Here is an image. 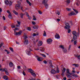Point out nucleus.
Wrapping results in <instances>:
<instances>
[{"mask_svg":"<svg viewBox=\"0 0 80 80\" xmlns=\"http://www.w3.org/2000/svg\"><path fill=\"white\" fill-rule=\"evenodd\" d=\"M57 14H58V15H59L60 14V12H59V11H58L57 13Z\"/></svg>","mask_w":80,"mask_h":80,"instance_id":"52","label":"nucleus"},{"mask_svg":"<svg viewBox=\"0 0 80 80\" xmlns=\"http://www.w3.org/2000/svg\"><path fill=\"white\" fill-rule=\"evenodd\" d=\"M9 49H10V50L12 51V52H13V49L12 48H10Z\"/></svg>","mask_w":80,"mask_h":80,"instance_id":"53","label":"nucleus"},{"mask_svg":"<svg viewBox=\"0 0 80 80\" xmlns=\"http://www.w3.org/2000/svg\"><path fill=\"white\" fill-rule=\"evenodd\" d=\"M55 38H57L58 39H60V36L59 34H57V33H56V34L55 36Z\"/></svg>","mask_w":80,"mask_h":80,"instance_id":"14","label":"nucleus"},{"mask_svg":"<svg viewBox=\"0 0 80 80\" xmlns=\"http://www.w3.org/2000/svg\"><path fill=\"white\" fill-rule=\"evenodd\" d=\"M19 30V28H16L15 29H13V30L15 32V31L16 30Z\"/></svg>","mask_w":80,"mask_h":80,"instance_id":"39","label":"nucleus"},{"mask_svg":"<svg viewBox=\"0 0 80 80\" xmlns=\"http://www.w3.org/2000/svg\"><path fill=\"white\" fill-rule=\"evenodd\" d=\"M41 55H42V57H46V55H45L44 54H41Z\"/></svg>","mask_w":80,"mask_h":80,"instance_id":"47","label":"nucleus"},{"mask_svg":"<svg viewBox=\"0 0 80 80\" xmlns=\"http://www.w3.org/2000/svg\"><path fill=\"white\" fill-rule=\"evenodd\" d=\"M24 36L25 37H24V40H27L26 39H27V38H28V37H27V36H26L24 35Z\"/></svg>","mask_w":80,"mask_h":80,"instance_id":"56","label":"nucleus"},{"mask_svg":"<svg viewBox=\"0 0 80 80\" xmlns=\"http://www.w3.org/2000/svg\"><path fill=\"white\" fill-rule=\"evenodd\" d=\"M64 80H67V78L66 77H64L63 78Z\"/></svg>","mask_w":80,"mask_h":80,"instance_id":"64","label":"nucleus"},{"mask_svg":"<svg viewBox=\"0 0 80 80\" xmlns=\"http://www.w3.org/2000/svg\"><path fill=\"white\" fill-rule=\"evenodd\" d=\"M48 62H49V63L50 64V66H51V67H53V65H52V61L50 60H48Z\"/></svg>","mask_w":80,"mask_h":80,"instance_id":"18","label":"nucleus"},{"mask_svg":"<svg viewBox=\"0 0 80 80\" xmlns=\"http://www.w3.org/2000/svg\"><path fill=\"white\" fill-rule=\"evenodd\" d=\"M73 65H75L76 67H78V64H72Z\"/></svg>","mask_w":80,"mask_h":80,"instance_id":"31","label":"nucleus"},{"mask_svg":"<svg viewBox=\"0 0 80 80\" xmlns=\"http://www.w3.org/2000/svg\"><path fill=\"white\" fill-rule=\"evenodd\" d=\"M77 40H75L74 41V43L75 45H77Z\"/></svg>","mask_w":80,"mask_h":80,"instance_id":"37","label":"nucleus"},{"mask_svg":"<svg viewBox=\"0 0 80 80\" xmlns=\"http://www.w3.org/2000/svg\"><path fill=\"white\" fill-rule=\"evenodd\" d=\"M32 23L33 24V25H35V24H36L35 23V22L34 21H32Z\"/></svg>","mask_w":80,"mask_h":80,"instance_id":"58","label":"nucleus"},{"mask_svg":"<svg viewBox=\"0 0 80 80\" xmlns=\"http://www.w3.org/2000/svg\"><path fill=\"white\" fill-rule=\"evenodd\" d=\"M77 39V35L73 36L72 39L71 40V42H73L74 40H75Z\"/></svg>","mask_w":80,"mask_h":80,"instance_id":"6","label":"nucleus"},{"mask_svg":"<svg viewBox=\"0 0 80 80\" xmlns=\"http://www.w3.org/2000/svg\"><path fill=\"white\" fill-rule=\"evenodd\" d=\"M33 28H34V29H38V26H35L33 27Z\"/></svg>","mask_w":80,"mask_h":80,"instance_id":"27","label":"nucleus"},{"mask_svg":"<svg viewBox=\"0 0 80 80\" xmlns=\"http://www.w3.org/2000/svg\"><path fill=\"white\" fill-rule=\"evenodd\" d=\"M22 74L23 75H26V74L25 73V72L23 71L22 72Z\"/></svg>","mask_w":80,"mask_h":80,"instance_id":"57","label":"nucleus"},{"mask_svg":"<svg viewBox=\"0 0 80 80\" xmlns=\"http://www.w3.org/2000/svg\"><path fill=\"white\" fill-rule=\"evenodd\" d=\"M20 3L19 4H16L15 6V8L16 10H18L20 9Z\"/></svg>","mask_w":80,"mask_h":80,"instance_id":"9","label":"nucleus"},{"mask_svg":"<svg viewBox=\"0 0 80 80\" xmlns=\"http://www.w3.org/2000/svg\"><path fill=\"white\" fill-rule=\"evenodd\" d=\"M8 0H5L4 1V2L6 5L8 4Z\"/></svg>","mask_w":80,"mask_h":80,"instance_id":"30","label":"nucleus"},{"mask_svg":"<svg viewBox=\"0 0 80 80\" xmlns=\"http://www.w3.org/2000/svg\"><path fill=\"white\" fill-rule=\"evenodd\" d=\"M73 10H74V12H76V13H78V11L74 9H73Z\"/></svg>","mask_w":80,"mask_h":80,"instance_id":"42","label":"nucleus"},{"mask_svg":"<svg viewBox=\"0 0 80 80\" xmlns=\"http://www.w3.org/2000/svg\"><path fill=\"white\" fill-rule=\"evenodd\" d=\"M59 47L60 48H62V49H64V47L62 45H60L59 46Z\"/></svg>","mask_w":80,"mask_h":80,"instance_id":"34","label":"nucleus"},{"mask_svg":"<svg viewBox=\"0 0 80 80\" xmlns=\"http://www.w3.org/2000/svg\"><path fill=\"white\" fill-rule=\"evenodd\" d=\"M28 19H29V20H31V19H32V17H30V16H28Z\"/></svg>","mask_w":80,"mask_h":80,"instance_id":"51","label":"nucleus"},{"mask_svg":"<svg viewBox=\"0 0 80 80\" xmlns=\"http://www.w3.org/2000/svg\"><path fill=\"white\" fill-rule=\"evenodd\" d=\"M26 2L28 4H29V6H31V3L30 2V1L28 0H26Z\"/></svg>","mask_w":80,"mask_h":80,"instance_id":"25","label":"nucleus"},{"mask_svg":"<svg viewBox=\"0 0 80 80\" xmlns=\"http://www.w3.org/2000/svg\"><path fill=\"white\" fill-rule=\"evenodd\" d=\"M57 21H58V22H60V19L59 18H58V19H57Z\"/></svg>","mask_w":80,"mask_h":80,"instance_id":"62","label":"nucleus"},{"mask_svg":"<svg viewBox=\"0 0 80 80\" xmlns=\"http://www.w3.org/2000/svg\"><path fill=\"white\" fill-rule=\"evenodd\" d=\"M3 43H1L0 44V48H1L3 46Z\"/></svg>","mask_w":80,"mask_h":80,"instance_id":"45","label":"nucleus"},{"mask_svg":"<svg viewBox=\"0 0 80 80\" xmlns=\"http://www.w3.org/2000/svg\"><path fill=\"white\" fill-rule=\"evenodd\" d=\"M72 33L73 35V36L77 35V32H76V31H72Z\"/></svg>","mask_w":80,"mask_h":80,"instance_id":"19","label":"nucleus"},{"mask_svg":"<svg viewBox=\"0 0 80 80\" xmlns=\"http://www.w3.org/2000/svg\"><path fill=\"white\" fill-rule=\"evenodd\" d=\"M42 42L41 41H39V42H38V46L39 47H40V46H42Z\"/></svg>","mask_w":80,"mask_h":80,"instance_id":"15","label":"nucleus"},{"mask_svg":"<svg viewBox=\"0 0 80 80\" xmlns=\"http://www.w3.org/2000/svg\"><path fill=\"white\" fill-rule=\"evenodd\" d=\"M7 28V27L6 26H4V30H5Z\"/></svg>","mask_w":80,"mask_h":80,"instance_id":"59","label":"nucleus"},{"mask_svg":"<svg viewBox=\"0 0 80 80\" xmlns=\"http://www.w3.org/2000/svg\"><path fill=\"white\" fill-rule=\"evenodd\" d=\"M28 70L31 72H34V71L33 70H32V69H31V68L28 69Z\"/></svg>","mask_w":80,"mask_h":80,"instance_id":"35","label":"nucleus"},{"mask_svg":"<svg viewBox=\"0 0 80 80\" xmlns=\"http://www.w3.org/2000/svg\"><path fill=\"white\" fill-rule=\"evenodd\" d=\"M38 12L39 13V14H42V11H41L40 10H39L38 11Z\"/></svg>","mask_w":80,"mask_h":80,"instance_id":"48","label":"nucleus"},{"mask_svg":"<svg viewBox=\"0 0 80 80\" xmlns=\"http://www.w3.org/2000/svg\"><path fill=\"white\" fill-rule=\"evenodd\" d=\"M48 2V0H43L42 3V4H45V3H47Z\"/></svg>","mask_w":80,"mask_h":80,"instance_id":"20","label":"nucleus"},{"mask_svg":"<svg viewBox=\"0 0 80 80\" xmlns=\"http://www.w3.org/2000/svg\"><path fill=\"white\" fill-rule=\"evenodd\" d=\"M65 70H66V68H63L62 70V73L61 74V76L63 77L64 76V74L65 72Z\"/></svg>","mask_w":80,"mask_h":80,"instance_id":"3","label":"nucleus"},{"mask_svg":"<svg viewBox=\"0 0 80 80\" xmlns=\"http://www.w3.org/2000/svg\"><path fill=\"white\" fill-rule=\"evenodd\" d=\"M43 36H44V37H46V36H47V33H46V32L45 31H44Z\"/></svg>","mask_w":80,"mask_h":80,"instance_id":"32","label":"nucleus"},{"mask_svg":"<svg viewBox=\"0 0 80 80\" xmlns=\"http://www.w3.org/2000/svg\"><path fill=\"white\" fill-rule=\"evenodd\" d=\"M43 62L45 64H47V62L46 60L43 61Z\"/></svg>","mask_w":80,"mask_h":80,"instance_id":"49","label":"nucleus"},{"mask_svg":"<svg viewBox=\"0 0 80 80\" xmlns=\"http://www.w3.org/2000/svg\"><path fill=\"white\" fill-rule=\"evenodd\" d=\"M47 42L48 43L50 44L52 42V40L51 39H48L47 40Z\"/></svg>","mask_w":80,"mask_h":80,"instance_id":"10","label":"nucleus"},{"mask_svg":"<svg viewBox=\"0 0 80 80\" xmlns=\"http://www.w3.org/2000/svg\"><path fill=\"white\" fill-rule=\"evenodd\" d=\"M67 77H68V78H70V77H71V76L70 75H68Z\"/></svg>","mask_w":80,"mask_h":80,"instance_id":"60","label":"nucleus"},{"mask_svg":"<svg viewBox=\"0 0 80 80\" xmlns=\"http://www.w3.org/2000/svg\"><path fill=\"white\" fill-rule=\"evenodd\" d=\"M66 2L67 3H70V0H67Z\"/></svg>","mask_w":80,"mask_h":80,"instance_id":"38","label":"nucleus"},{"mask_svg":"<svg viewBox=\"0 0 80 80\" xmlns=\"http://www.w3.org/2000/svg\"><path fill=\"white\" fill-rule=\"evenodd\" d=\"M5 72V74L6 75H9V72L8 71V70L7 69L5 68L2 70V72Z\"/></svg>","mask_w":80,"mask_h":80,"instance_id":"4","label":"nucleus"},{"mask_svg":"<svg viewBox=\"0 0 80 80\" xmlns=\"http://www.w3.org/2000/svg\"><path fill=\"white\" fill-rule=\"evenodd\" d=\"M9 65L10 67H12L13 66V63L12 62H10L9 64Z\"/></svg>","mask_w":80,"mask_h":80,"instance_id":"17","label":"nucleus"},{"mask_svg":"<svg viewBox=\"0 0 80 80\" xmlns=\"http://www.w3.org/2000/svg\"><path fill=\"white\" fill-rule=\"evenodd\" d=\"M27 29L28 30H29V31H30V30H31V28L30 27L28 28Z\"/></svg>","mask_w":80,"mask_h":80,"instance_id":"54","label":"nucleus"},{"mask_svg":"<svg viewBox=\"0 0 80 80\" xmlns=\"http://www.w3.org/2000/svg\"><path fill=\"white\" fill-rule=\"evenodd\" d=\"M66 10L67 11H68V12H69V11H70L71 10V9L70 8H66Z\"/></svg>","mask_w":80,"mask_h":80,"instance_id":"36","label":"nucleus"},{"mask_svg":"<svg viewBox=\"0 0 80 80\" xmlns=\"http://www.w3.org/2000/svg\"><path fill=\"white\" fill-rule=\"evenodd\" d=\"M36 57H37L38 58L37 59V60L39 62H42V60H43V58H42L41 57H39L38 56H36Z\"/></svg>","mask_w":80,"mask_h":80,"instance_id":"7","label":"nucleus"},{"mask_svg":"<svg viewBox=\"0 0 80 80\" xmlns=\"http://www.w3.org/2000/svg\"><path fill=\"white\" fill-rule=\"evenodd\" d=\"M70 32H71V30H70V29H69L68 31V33H70Z\"/></svg>","mask_w":80,"mask_h":80,"instance_id":"55","label":"nucleus"},{"mask_svg":"<svg viewBox=\"0 0 80 80\" xmlns=\"http://www.w3.org/2000/svg\"><path fill=\"white\" fill-rule=\"evenodd\" d=\"M7 13H9V14L10 13H11L8 10H7Z\"/></svg>","mask_w":80,"mask_h":80,"instance_id":"61","label":"nucleus"},{"mask_svg":"<svg viewBox=\"0 0 80 80\" xmlns=\"http://www.w3.org/2000/svg\"><path fill=\"white\" fill-rule=\"evenodd\" d=\"M69 70H70L68 69H67L66 71V73H68V74H69V75H72V76H73V77H76V78L78 77V75L77 74H73V73H70Z\"/></svg>","mask_w":80,"mask_h":80,"instance_id":"1","label":"nucleus"},{"mask_svg":"<svg viewBox=\"0 0 80 80\" xmlns=\"http://www.w3.org/2000/svg\"><path fill=\"white\" fill-rule=\"evenodd\" d=\"M33 20H37V19L36 18H35V16H33Z\"/></svg>","mask_w":80,"mask_h":80,"instance_id":"46","label":"nucleus"},{"mask_svg":"<svg viewBox=\"0 0 80 80\" xmlns=\"http://www.w3.org/2000/svg\"><path fill=\"white\" fill-rule=\"evenodd\" d=\"M63 52L64 53H66L67 52V49H64L63 50Z\"/></svg>","mask_w":80,"mask_h":80,"instance_id":"40","label":"nucleus"},{"mask_svg":"<svg viewBox=\"0 0 80 80\" xmlns=\"http://www.w3.org/2000/svg\"><path fill=\"white\" fill-rule=\"evenodd\" d=\"M24 15V14H23L22 13H21L20 14V18H22V19H23V16Z\"/></svg>","mask_w":80,"mask_h":80,"instance_id":"23","label":"nucleus"},{"mask_svg":"<svg viewBox=\"0 0 80 80\" xmlns=\"http://www.w3.org/2000/svg\"><path fill=\"white\" fill-rule=\"evenodd\" d=\"M71 45H70L68 47V51H70V48H71Z\"/></svg>","mask_w":80,"mask_h":80,"instance_id":"44","label":"nucleus"},{"mask_svg":"<svg viewBox=\"0 0 80 80\" xmlns=\"http://www.w3.org/2000/svg\"><path fill=\"white\" fill-rule=\"evenodd\" d=\"M22 31H20L18 32H17L15 31L14 32V33L16 35H21V34H22Z\"/></svg>","mask_w":80,"mask_h":80,"instance_id":"5","label":"nucleus"},{"mask_svg":"<svg viewBox=\"0 0 80 80\" xmlns=\"http://www.w3.org/2000/svg\"><path fill=\"white\" fill-rule=\"evenodd\" d=\"M60 72V71H59V69H58V68H57L56 69V73H58Z\"/></svg>","mask_w":80,"mask_h":80,"instance_id":"28","label":"nucleus"},{"mask_svg":"<svg viewBox=\"0 0 80 80\" xmlns=\"http://www.w3.org/2000/svg\"><path fill=\"white\" fill-rule=\"evenodd\" d=\"M65 29H69L70 28V24L68 22L65 23Z\"/></svg>","mask_w":80,"mask_h":80,"instance_id":"2","label":"nucleus"},{"mask_svg":"<svg viewBox=\"0 0 80 80\" xmlns=\"http://www.w3.org/2000/svg\"><path fill=\"white\" fill-rule=\"evenodd\" d=\"M30 73L31 74V75L33 76V77H36V75L35 73L33 72H30Z\"/></svg>","mask_w":80,"mask_h":80,"instance_id":"24","label":"nucleus"},{"mask_svg":"<svg viewBox=\"0 0 80 80\" xmlns=\"http://www.w3.org/2000/svg\"><path fill=\"white\" fill-rule=\"evenodd\" d=\"M3 18L4 20H5V17L4 16H3Z\"/></svg>","mask_w":80,"mask_h":80,"instance_id":"63","label":"nucleus"},{"mask_svg":"<svg viewBox=\"0 0 80 80\" xmlns=\"http://www.w3.org/2000/svg\"><path fill=\"white\" fill-rule=\"evenodd\" d=\"M42 4L44 5V6L46 8V9H47V8H48V3H45L44 4Z\"/></svg>","mask_w":80,"mask_h":80,"instance_id":"16","label":"nucleus"},{"mask_svg":"<svg viewBox=\"0 0 80 80\" xmlns=\"http://www.w3.org/2000/svg\"><path fill=\"white\" fill-rule=\"evenodd\" d=\"M8 17L9 18H12V15H11V13H9V14Z\"/></svg>","mask_w":80,"mask_h":80,"instance_id":"33","label":"nucleus"},{"mask_svg":"<svg viewBox=\"0 0 80 80\" xmlns=\"http://www.w3.org/2000/svg\"><path fill=\"white\" fill-rule=\"evenodd\" d=\"M11 27L12 28H15V25H12Z\"/></svg>","mask_w":80,"mask_h":80,"instance_id":"43","label":"nucleus"},{"mask_svg":"<svg viewBox=\"0 0 80 80\" xmlns=\"http://www.w3.org/2000/svg\"><path fill=\"white\" fill-rule=\"evenodd\" d=\"M40 50L41 52L45 51V49H44V48H40Z\"/></svg>","mask_w":80,"mask_h":80,"instance_id":"26","label":"nucleus"},{"mask_svg":"<svg viewBox=\"0 0 80 80\" xmlns=\"http://www.w3.org/2000/svg\"><path fill=\"white\" fill-rule=\"evenodd\" d=\"M51 72L52 74H55L56 73V71L53 69H52L51 71Z\"/></svg>","mask_w":80,"mask_h":80,"instance_id":"13","label":"nucleus"},{"mask_svg":"<svg viewBox=\"0 0 80 80\" xmlns=\"http://www.w3.org/2000/svg\"><path fill=\"white\" fill-rule=\"evenodd\" d=\"M30 51H32L31 49H28L26 51V52L28 55H30Z\"/></svg>","mask_w":80,"mask_h":80,"instance_id":"8","label":"nucleus"},{"mask_svg":"<svg viewBox=\"0 0 80 80\" xmlns=\"http://www.w3.org/2000/svg\"><path fill=\"white\" fill-rule=\"evenodd\" d=\"M69 16H72V15H75V13L74 12H71L69 13L68 14Z\"/></svg>","mask_w":80,"mask_h":80,"instance_id":"11","label":"nucleus"},{"mask_svg":"<svg viewBox=\"0 0 80 80\" xmlns=\"http://www.w3.org/2000/svg\"><path fill=\"white\" fill-rule=\"evenodd\" d=\"M17 22L18 23V24H16V26L17 27H20V23L21 22L18 21H17Z\"/></svg>","mask_w":80,"mask_h":80,"instance_id":"12","label":"nucleus"},{"mask_svg":"<svg viewBox=\"0 0 80 80\" xmlns=\"http://www.w3.org/2000/svg\"><path fill=\"white\" fill-rule=\"evenodd\" d=\"M3 78L4 80H8V78L7 77V76L6 75H4L3 76Z\"/></svg>","mask_w":80,"mask_h":80,"instance_id":"22","label":"nucleus"},{"mask_svg":"<svg viewBox=\"0 0 80 80\" xmlns=\"http://www.w3.org/2000/svg\"><path fill=\"white\" fill-rule=\"evenodd\" d=\"M12 12L13 13H15V15H18V12L15 11L13 10L12 11Z\"/></svg>","mask_w":80,"mask_h":80,"instance_id":"29","label":"nucleus"},{"mask_svg":"<svg viewBox=\"0 0 80 80\" xmlns=\"http://www.w3.org/2000/svg\"><path fill=\"white\" fill-rule=\"evenodd\" d=\"M8 4L9 5V6H11L12 4V2L11 1H9V2H8Z\"/></svg>","mask_w":80,"mask_h":80,"instance_id":"41","label":"nucleus"},{"mask_svg":"<svg viewBox=\"0 0 80 80\" xmlns=\"http://www.w3.org/2000/svg\"><path fill=\"white\" fill-rule=\"evenodd\" d=\"M33 37H35V36H37V34L35 33H34L32 34Z\"/></svg>","mask_w":80,"mask_h":80,"instance_id":"50","label":"nucleus"},{"mask_svg":"<svg viewBox=\"0 0 80 80\" xmlns=\"http://www.w3.org/2000/svg\"><path fill=\"white\" fill-rule=\"evenodd\" d=\"M24 43L25 45H27L28 43V41L27 39L25 40Z\"/></svg>","mask_w":80,"mask_h":80,"instance_id":"21","label":"nucleus"}]
</instances>
